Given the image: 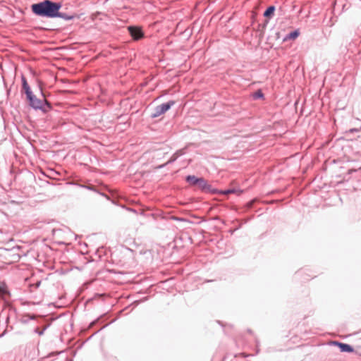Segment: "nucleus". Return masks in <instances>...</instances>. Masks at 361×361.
<instances>
[{"label": "nucleus", "instance_id": "obj_1", "mask_svg": "<svg viewBox=\"0 0 361 361\" xmlns=\"http://www.w3.org/2000/svg\"><path fill=\"white\" fill-rule=\"evenodd\" d=\"M61 8V3L54 2L50 0H44L31 6L32 11L34 14L49 18H54Z\"/></svg>", "mask_w": 361, "mask_h": 361}, {"label": "nucleus", "instance_id": "obj_2", "mask_svg": "<svg viewBox=\"0 0 361 361\" xmlns=\"http://www.w3.org/2000/svg\"><path fill=\"white\" fill-rule=\"evenodd\" d=\"M29 106L35 110H40L46 114L52 109V106L47 99H40L33 94L31 97L27 98Z\"/></svg>", "mask_w": 361, "mask_h": 361}, {"label": "nucleus", "instance_id": "obj_3", "mask_svg": "<svg viewBox=\"0 0 361 361\" xmlns=\"http://www.w3.org/2000/svg\"><path fill=\"white\" fill-rule=\"evenodd\" d=\"M175 104V101L170 100L169 102L166 103L161 104L159 106H157L153 112L151 114V117L152 118H155L157 117H159V116L165 114L168 110H169L171 106H173Z\"/></svg>", "mask_w": 361, "mask_h": 361}, {"label": "nucleus", "instance_id": "obj_4", "mask_svg": "<svg viewBox=\"0 0 361 361\" xmlns=\"http://www.w3.org/2000/svg\"><path fill=\"white\" fill-rule=\"evenodd\" d=\"M128 30L133 37V39L135 41L140 40L145 37L144 32L142 28L139 26L130 25L128 27Z\"/></svg>", "mask_w": 361, "mask_h": 361}, {"label": "nucleus", "instance_id": "obj_5", "mask_svg": "<svg viewBox=\"0 0 361 361\" xmlns=\"http://www.w3.org/2000/svg\"><path fill=\"white\" fill-rule=\"evenodd\" d=\"M332 344L334 345L338 346L343 353H353L354 352V348L349 344L343 343L339 341H333Z\"/></svg>", "mask_w": 361, "mask_h": 361}, {"label": "nucleus", "instance_id": "obj_6", "mask_svg": "<svg viewBox=\"0 0 361 361\" xmlns=\"http://www.w3.org/2000/svg\"><path fill=\"white\" fill-rule=\"evenodd\" d=\"M185 149H180L177 150L174 154H173V155L171 157L169 160L166 164L160 166L159 168H163L168 164L173 163L174 161H176L177 160V159L179 157L185 154Z\"/></svg>", "mask_w": 361, "mask_h": 361}, {"label": "nucleus", "instance_id": "obj_7", "mask_svg": "<svg viewBox=\"0 0 361 361\" xmlns=\"http://www.w3.org/2000/svg\"><path fill=\"white\" fill-rule=\"evenodd\" d=\"M197 186L202 191H204V192H211L212 191V185H209L207 183V181L203 178H200Z\"/></svg>", "mask_w": 361, "mask_h": 361}, {"label": "nucleus", "instance_id": "obj_8", "mask_svg": "<svg viewBox=\"0 0 361 361\" xmlns=\"http://www.w3.org/2000/svg\"><path fill=\"white\" fill-rule=\"evenodd\" d=\"M10 295L6 283L4 281H0V297L5 299L6 297H9Z\"/></svg>", "mask_w": 361, "mask_h": 361}, {"label": "nucleus", "instance_id": "obj_9", "mask_svg": "<svg viewBox=\"0 0 361 361\" xmlns=\"http://www.w3.org/2000/svg\"><path fill=\"white\" fill-rule=\"evenodd\" d=\"M21 80H22V87H23V90H24L25 92V94L26 95V98H28L29 97H31V95L33 94V92L31 90L27 82V80L26 78L24 77V76H22V78H21Z\"/></svg>", "mask_w": 361, "mask_h": 361}, {"label": "nucleus", "instance_id": "obj_10", "mask_svg": "<svg viewBox=\"0 0 361 361\" xmlns=\"http://www.w3.org/2000/svg\"><path fill=\"white\" fill-rule=\"evenodd\" d=\"M300 35V32L298 30H295L293 32H290V33L287 34L283 40L284 41H287V40H291V39H296Z\"/></svg>", "mask_w": 361, "mask_h": 361}, {"label": "nucleus", "instance_id": "obj_11", "mask_svg": "<svg viewBox=\"0 0 361 361\" xmlns=\"http://www.w3.org/2000/svg\"><path fill=\"white\" fill-rule=\"evenodd\" d=\"M276 8L274 6H269L264 12L263 16L265 18H271L273 17Z\"/></svg>", "mask_w": 361, "mask_h": 361}, {"label": "nucleus", "instance_id": "obj_12", "mask_svg": "<svg viewBox=\"0 0 361 361\" xmlns=\"http://www.w3.org/2000/svg\"><path fill=\"white\" fill-rule=\"evenodd\" d=\"M199 180L200 178L192 175H189L185 178V180L192 185H197Z\"/></svg>", "mask_w": 361, "mask_h": 361}, {"label": "nucleus", "instance_id": "obj_13", "mask_svg": "<svg viewBox=\"0 0 361 361\" xmlns=\"http://www.w3.org/2000/svg\"><path fill=\"white\" fill-rule=\"evenodd\" d=\"M55 18H60L66 20H70L74 18V16L72 15H68L65 13H61L59 11H58V14L55 16Z\"/></svg>", "mask_w": 361, "mask_h": 361}, {"label": "nucleus", "instance_id": "obj_14", "mask_svg": "<svg viewBox=\"0 0 361 361\" xmlns=\"http://www.w3.org/2000/svg\"><path fill=\"white\" fill-rule=\"evenodd\" d=\"M264 97V94L261 90H257L254 94V98L255 99H260Z\"/></svg>", "mask_w": 361, "mask_h": 361}, {"label": "nucleus", "instance_id": "obj_15", "mask_svg": "<svg viewBox=\"0 0 361 361\" xmlns=\"http://www.w3.org/2000/svg\"><path fill=\"white\" fill-rule=\"evenodd\" d=\"M47 326H45L42 330H39L38 328L35 329V332L38 335L42 336L44 334V331L47 329Z\"/></svg>", "mask_w": 361, "mask_h": 361}, {"label": "nucleus", "instance_id": "obj_16", "mask_svg": "<svg viewBox=\"0 0 361 361\" xmlns=\"http://www.w3.org/2000/svg\"><path fill=\"white\" fill-rule=\"evenodd\" d=\"M235 190L234 189H228L224 192L225 194L234 193Z\"/></svg>", "mask_w": 361, "mask_h": 361}, {"label": "nucleus", "instance_id": "obj_17", "mask_svg": "<svg viewBox=\"0 0 361 361\" xmlns=\"http://www.w3.org/2000/svg\"><path fill=\"white\" fill-rule=\"evenodd\" d=\"M28 317V319H32V320L35 319L36 317L35 315H34V314H32V315L27 314V315L24 316V317Z\"/></svg>", "mask_w": 361, "mask_h": 361}, {"label": "nucleus", "instance_id": "obj_18", "mask_svg": "<svg viewBox=\"0 0 361 361\" xmlns=\"http://www.w3.org/2000/svg\"><path fill=\"white\" fill-rule=\"evenodd\" d=\"M100 195H101L102 196H103V197H106L107 200H109V197H108L107 195H104V194H103V193H100Z\"/></svg>", "mask_w": 361, "mask_h": 361}]
</instances>
